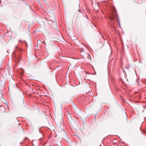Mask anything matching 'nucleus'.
I'll return each instance as SVG.
<instances>
[{"label": "nucleus", "instance_id": "10", "mask_svg": "<svg viewBox=\"0 0 146 146\" xmlns=\"http://www.w3.org/2000/svg\"><path fill=\"white\" fill-rule=\"evenodd\" d=\"M109 56L110 57L111 56V55H109Z\"/></svg>", "mask_w": 146, "mask_h": 146}, {"label": "nucleus", "instance_id": "1", "mask_svg": "<svg viewBox=\"0 0 146 146\" xmlns=\"http://www.w3.org/2000/svg\"><path fill=\"white\" fill-rule=\"evenodd\" d=\"M109 19L111 20L113 23V22L112 20L114 21L119 20V17L116 11L115 10L113 13L110 15Z\"/></svg>", "mask_w": 146, "mask_h": 146}, {"label": "nucleus", "instance_id": "6", "mask_svg": "<svg viewBox=\"0 0 146 146\" xmlns=\"http://www.w3.org/2000/svg\"><path fill=\"white\" fill-rule=\"evenodd\" d=\"M143 107L145 109H146V106H143Z\"/></svg>", "mask_w": 146, "mask_h": 146}, {"label": "nucleus", "instance_id": "11", "mask_svg": "<svg viewBox=\"0 0 146 146\" xmlns=\"http://www.w3.org/2000/svg\"><path fill=\"white\" fill-rule=\"evenodd\" d=\"M44 42V43H45V42Z\"/></svg>", "mask_w": 146, "mask_h": 146}, {"label": "nucleus", "instance_id": "3", "mask_svg": "<svg viewBox=\"0 0 146 146\" xmlns=\"http://www.w3.org/2000/svg\"><path fill=\"white\" fill-rule=\"evenodd\" d=\"M86 73L87 74H91V73L88 72H86Z\"/></svg>", "mask_w": 146, "mask_h": 146}, {"label": "nucleus", "instance_id": "5", "mask_svg": "<svg viewBox=\"0 0 146 146\" xmlns=\"http://www.w3.org/2000/svg\"><path fill=\"white\" fill-rule=\"evenodd\" d=\"M19 42H20L21 43H23V41H22L21 40H19Z\"/></svg>", "mask_w": 146, "mask_h": 146}, {"label": "nucleus", "instance_id": "2", "mask_svg": "<svg viewBox=\"0 0 146 146\" xmlns=\"http://www.w3.org/2000/svg\"><path fill=\"white\" fill-rule=\"evenodd\" d=\"M38 43L40 44L41 43V42L40 40H38L37 41Z\"/></svg>", "mask_w": 146, "mask_h": 146}, {"label": "nucleus", "instance_id": "8", "mask_svg": "<svg viewBox=\"0 0 146 146\" xmlns=\"http://www.w3.org/2000/svg\"><path fill=\"white\" fill-rule=\"evenodd\" d=\"M88 56H89L90 57V54H88Z\"/></svg>", "mask_w": 146, "mask_h": 146}, {"label": "nucleus", "instance_id": "9", "mask_svg": "<svg viewBox=\"0 0 146 146\" xmlns=\"http://www.w3.org/2000/svg\"><path fill=\"white\" fill-rule=\"evenodd\" d=\"M98 4H99V3L98 2L97 3V4L98 5Z\"/></svg>", "mask_w": 146, "mask_h": 146}, {"label": "nucleus", "instance_id": "7", "mask_svg": "<svg viewBox=\"0 0 146 146\" xmlns=\"http://www.w3.org/2000/svg\"><path fill=\"white\" fill-rule=\"evenodd\" d=\"M78 11H79V12L80 13V10H78Z\"/></svg>", "mask_w": 146, "mask_h": 146}, {"label": "nucleus", "instance_id": "4", "mask_svg": "<svg viewBox=\"0 0 146 146\" xmlns=\"http://www.w3.org/2000/svg\"><path fill=\"white\" fill-rule=\"evenodd\" d=\"M21 102L22 103H24V99H23V98L22 99H21Z\"/></svg>", "mask_w": 146, "mask_h": 146}]
</instances>
